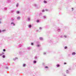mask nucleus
Masks as SVG:
<instances>
[{"label": "nucleus", "instance_id": "4468645a", "mask_svg": "<svg viewBox=\"0 0 76 76\" xmlns=\"http://www.w3.org/2000/svg\"><path fill=\"white\" fill-rule=\"evenodd\" d=\"M28 20H30V18H28Z\"/></svg>", "mask_w": 76, "mask_h": 76}, {"label": "nucleus", "instance_id": "f8f14e48", "mask_svg": "<svg viewBox=\"0 0 76 76\" xmlns=\"http://www.w3.org/2000/svg\"><path fill=\"white\" fill-rule=\"evenodd\" d=\"M67 47L66 46H65L64 47V48L65 49H66V48H67Z\"/></svg>", "mask_w": 76, "mask_h": 76}, {"label": "nucleus", "instance_id": "412c9836", "mask_svg": "<svg viewBox=\"0 0 76 76\" xmlns=\"http://www.w3.org/2000/svg\"><path fill=\"white\" fill-rule=\"evenodd\" d=\"M66 63L65 62L64 63V64H66Z\"/></svg>", "mask_w": 76, "mask_h": 76}, {"label": "nucleus", "instance_id": "39448f33", "mask_svg": "<svg viewBox=\"0 0 76 76\" xmlns=\"http://www.w3.org/2000/svg\"><path fill=\"white\" fill-rule=\"evenodd\" d=\"M34 63H37V61H34Z\"/></svg>", "mask_w": 76, "mask_h": 76}, {"label": "nucleus", "instance_id": "423d86ee", "mask_svg": "<svg viewBox=\"0 0 76 76\" xmlns=\"http://www.w3.org/2000/svg\"><path fill=\"white\" fill-rule=\"evenodd\" d=\"M20 17H19L17 18L18 19H20Z\"/></svg>", "mask_w": 76, "mask_h": 76}, {"label": "nucleus", "instance_id": "f257e3e1", "mask_svg": "<svg viewBox=\"0 0 76 76\" xmlns=\"http://www.w3.org/2000/svg\"><path fill=\"white\" fill-rule=\"evenodd\" d=\"M75 54H76V53L75 52H73L72 53V55H75Z\"/></svg>", "mask_w": 76, "mask_h": 76}, {"label": "nucleus", "instance_id": "9d476101", "mask_svg": "<svg viewBox=\"0 0 76 76\" xmlns=\"http://www.w3.org/2000/svg\"><path fill=\"white\" fill-rule=\"evenodd\" d=\"M3 58H5V56L4 55H3Z\"/></svg>", "mask_w": 76, "mask_h": 76}, {"label": "nucleus", "instance_id": "ddd939ff", "mask_svg": "<svg viewBox=\"0 0 76 76\" xmlns=\"http://www.w3.org/2000/svg\"><path fill=\"white\" fill-rule=\"evenodd\" d=\"M3 51H5L6 50H5V49H4L3 50Z\"/></svg>", "mask_w": 76, "mask_h": 76}, {"label": "nucleus", "instance_id": "20e7f679", "mask_svg": "<svg viewBox=\"0 0 76 76\" xmlns=\"http://www.w3.org/2000/svg\"><path fill=\"white\" fill-rule=\"evenodd\" d=\"M17 13H18V14H19V11H17Z\"/></svg>", "mask_w": 76, "mask_h": 76}, {"label": "nucleus", "instance_id": "1a4fd4ad", "mask_svg": "<svg viewBox=\"0 0 76 76\" xmlns=\"http://www.w3.org/2000/svg\"><path fill=\"white\" fill-rule=\"evenodd\" d=\"M28 27H29V28H31V25H29L28 26Z\"/></svg>", "mask_w": 76, "mask_h": 76}, {"label": "nucleus", "instance_id": "0eeeda50", "mask_svg": "<svg viewBox=\"0 0 76 76\" xmlns=\"http://www.w3.org/2000/svg\"><path fill=\"white\" fill-rule=\"evenodd\" d=\"M11 24H13L14 26H15V24L13 23H12Z\"/></svg>", "mask_w": 76, "mask_h": 76}, {"label": "nucleus", "instance_id": "393cba45", "mask_svg": "<svg viewBox=\"0 0 76 76\" xmlns=\"http://www.w3.org/2000/svg\"><path fill=\"white\" fill-rule=\"evenodd\" d=\"M72 10H73V8H72Z\"/></svg>", "mask_w": 76, "mask_h": 76}, {"label": "nucleus", "instance_id": "9b49d317", "mask_svg": "<svg viewBox=\"0 0 76 76\" xmlns=\"http://www.w3.org/2000/svg\"><path fill=\"white\" fill-rule=\"evenodd\" d=\"M26 65H25V64H23V67H25V66Z\"/></svg>", "mask_w": 76, "mask_h": 76}, {"label": "nucleus", "instance_id": "a211bd4d", "mask_svg": "<svg viewBox=\"0 0 76 76\" xmlns=\"http://www.w3.org/2000/svg\"><path fill=\"white\" fill-rule=\"evenodd\" d=\"M45 68H48V67H47V66H45Z\"/></svg>", "mask_w": 76, "mask_h": 76}, {"label": "nucleus", "instance_id": "2eb2a0df", "mask_svg": "<svg viewBox=\"0 0 76 76\" xmlns=\"http://www.w3.org/2000/svg\"><path fill=\"white\" fill-rule=\"evenodd\" d=\"M6 31V30H3L2 31V32H4V31Z\"/></svg>", "mask_w": 76, "mask_h": 76}, {"label": "nucleus", "instance_id": "f3484780", "mask_svg": "<svg viewBox=\"0 0 76 76\" xmlns=\"http://www.w3.org/2000/svg\"><path fill=\"white\" fill-rule=\"evenodd\" d=\"M37 22H39V20H37Z\"/></svg>", "mask_w": 76, "mask_h": 76}, {"label": "nucleus", "instance_id": "6ab92c4d", "mask_svg": "<svg viewBox=\"0 0 76 76\" xmlns=\"http://www.w3.org/2000/svg\"><path fill=\"white\" fill-rule=\"evenodd\" d=\"M37 47H39V45H37Z\"/></svg>", "mask_w": 76, "mask_h": 76}, {"label": "nucleus", "instance_id": "f03ea898", "mask_svg": "<svg viewBox=\"0 0 76 76\" xmlns=\"http://www.w3.org/2000/svg\"><path fill=\"white\" fill-rule=\"evenodd\" d=\"M56 66L58 67H60V65L59 64H57L56 65Z\"/></svg>", "mask_w": 76, "mask_h": 76}, {"label": "nucleus", "instance_id": "7ed1b4c3", "mask_svg": "<svg viewBox=\"0 0 76 76\" xmlns=\"http://www.w3.org/2000/svg\"><path fill=\"white\" fill-rule=\"evenodd\" d=\"M44 2L45 3H47V1H44Z\"/></svg>", "mask_w": 76, "mask_h": 76}, {"label": "nucleus", "instance_id": "5701e85b", "mask_svg": "<svg viewBox=\"0 0 76 76\" xmlns=\"http://www.w3.org/2000/svg\"><path fill=\"white\" fill-rule=\"evenodd\" d=\"M2 53V54H4V53L3 52Z\"/></svg>", "mask_w": 76, "mask_h": 76}, {"label": "nucleus", "instance_id": "aec40b11", "mask_svg": "<svg viewBox=\"0 0 76 76\" xmlns=\"http://www.w3.org/2000/svg\"><path fill=\"white\" fill-rule=\"evenodd\" d=\"M40 39H42V38H40Z\"/></svg>", "mask_w": 76, "mask_h": 76}, {"label": "nucleus", "instance_id": "cd10ccee", "mask_svg": "<svg viewBox=\"0 0 76 76\" xmlns=\"http://www.w3.org/2000/svg\"><path fill=\"white\" fill-rule=\"evenodd\" d=\"M18 6V5H17V6Z\"/></svg>", "mask_w": 76, "mask_h": 76}, {"label": "nucleus", "instance_id": "4be33fe9", "mask_svg": "<svg viewBox=\"0 0 76 76\" xmlns=\"http://www.w3.org/2000/svg\"><path fill=\"white\" fill-rule=\"evenodd\" d=\"M2 54H0V56H2Z\"/></svg>", "mask_w": 76, "mask_h": 76}, {"label": "nucleus", "instance_id": "a878e982", "mask_svg": "<svg viewBox=\"0 0 76 76\" xmlns=\"http://www.w3.org/2000/svg\"><path fill=\"white\" fill-rule=\"evenodd\" d=\"M1 32V30H0V33Z\"/></svg>", "mask_w": 76, "mask_h": 76}, {"label": "nucleus", "instance_id": "bb28decb", "mask_svg": "<svg viewBox=\"0 0 76 76\" xmlns=\"http://www.w3.org/2000/svg\"><path fill=\"white\" fill-rule=\"evenodd\" d=\"M0 23H1V22L0 21Z\"/></svg>", "mask_w": 76, "mask_h": 76}, {"label": "nucleus", "instance_id": "b1692460", "mask_svg": "<svg viewBox=\"0 0 76 76\" xmlns=\"http://www.w3.org/2000/svg\"><path fill=\"white\" fill-rule=\"evenodd\" d=\"M64 37H66V36H64Z\"/></svg>", "mask_w": 76, "mask_h": 76}, {"label": "nucleus", "instance_id": "dca6fc26", "mask_svg": "<svg viewBox=\"0 0 76 76\" xmlns=\"http://www.w3.org/2000/svg\"><path fill=\"white\" fill-rule=\"evenodd\" d=\"M42 12H44V10H42Z\"/></svg>", "mask_w": 76, "mask_h": 76}, {"label": "nucleus", "instance_id": "6e6552de", "mask_svg": "<svg viewBox=\"0 0 76 76\" xmlns=\"http://www.w3.org/2000/svg\"><path fill=\"white\" fill-rule=\"evenodd\" d=\"M31 45H34V43H31Z\"/></svg>", "mask_w": 76, "mask_h": 76}]
</instances>
